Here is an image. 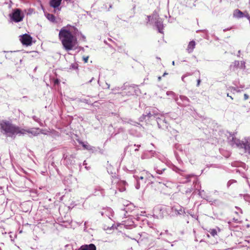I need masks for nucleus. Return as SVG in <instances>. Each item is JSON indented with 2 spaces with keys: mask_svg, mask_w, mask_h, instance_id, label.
<instances>
[{
  "mask_svg": "<svg viewBox=\"0 0 250 250\" xmlns=\"http://www.w3.org/2000/svg\"><path fill=\"white\" fill-rule=\"evenodd\" d=\"M59 39L64 49L67 51L73 50L77 45V40L67 27L62 28L59 32Z\"/></svg>",
  "mask_w": 250,
  "mask_h": 250,
  "instance_id": "obj_1",
  "label": "nucleus"
},
{
  "mask_svg": "<svg viewBox=\"0 0 250 250\" xmlns=\"http://www.w3.org/2000/svg\"><path fill=\"white\" fill-rule=\"evenodd\" d=\"M0 132L6 137L15 138L18 134L23 133L24 130L17 126L8 121H2L0 122Z\"/></svg>",
  "mask_w": 250,
  "mask_h": 250,
  "instance_id": "obj_2",
  "label": "nucleus"
},
{
  "mask_svg": "<svg viewBox=\"0 0 250 250\" xmlns=\"http://www.w3.org/2000/svg\"><path fill=\"white\" fill-rule=\"evenodd\" d=\"M230 144L232 146L244 148L245 152L250 154V137H247L243 141H240L236 138L232 137L230 141Z\"/></svg>",
  "mask_w": 250,
  "mask_h": 250,
  "instance_id": "obj_3",
  "label": "nucleus"
},
{
  "mask_svg": "<svg viewBox=\"0 0 250 250\" xmlns=\"http://www.w3.org/2000/svg\"><path fill=\"white\" fill-rule=\"evenodd\" d=\"M24 16V13L19 8L13 9L12 13L9 14L10 20L16 23L22 21Z\"/></svg>",
  "mask_w": 250,
  "mask_h": 250,
  "instance_id": "obj_4",
  "label": "nucleus"
},
{
  "mask_svg": "<svg viewBox=\"0 0 250 250\" xmlns=\"http://www.w3.org/2000/svg\"><path fill=\"white\" fill-rule=\"evenodd\" d=\"M159 116L160 114L157 108L155 107H148L145 109V113L141 118V121H142L146 117L148 118L154 117L157 119Z\"/></svg>",
  "mask_w": 250,
  "mask_h": 250,
  "instance_id": "obj_5",
  "label": "nucleus"
},
{
  "mask_svg": "<svg viewBox=\"0 0 250 250\" xmlns=\"http://www.w3.org/2000/svg\"><path fill=\"white\" fill-rule=\"evenodd\" d=\"M171 210L176 215H184L186 213L185 209L182 206L179 205L174 206L172 207L171 208Z\"/></svg>",
  "mask_w": 250,
  "mask_h": 250,
  "instance_id": "obj_6",
  "label": "nucleus"
},
{
  "mask_svg": "<svg viewBox=\"0 0 250 250\" xmlns=\"http://www.w3.org/2000/svg\"><path fill=\"white\" fill-rule=\"evenodd\" d=\"M21 130H24V132L23 133H20V135H24L26 133H28L31 134L33 136H37L41 131L39 128H32L27 130L21 128Z\"/></svg>",
  "mask_w": 250,
  "mask_h": 250,
  "instance_id": "obj_7",
  "label": "nucleus"
},
{
  "mask_svg": "<svg viewBox=\"0 0 250 250\" xmlns=\"http://www.w3.org/2000/svg\"><path fill=\"white\" fill-rule=\"evenodd\" d=\"M21 41L23 44L29 45L31 44L32 38L26 34L21 36Z\"/></svg>",
  "mask_w": 250,
  "mask_h": 250,
  "instance_id": "obj_8",
  "label": "nucleus"
},
{
  "mask_svg": "<svg viewBox=\"0 0 250 250\" xmlns=\"http://www.w3.org/2000/svg\"><path fill=\"white\" fill-rule=\"evenodd\" d=\"M157 122L159 128L163 129H168V124L165 119H161L159 116L157 118Z\"/></svg>",
  "mask_w": 250,
  "mask_h": 250,
  "instance_id": "obj_9",
  "label": "nucleus"
},
{
  "mask_svg": "<svg viewBox=\"0 0 250 250\" xmlns=\"http://www.w3.org/2000/svg\"><path fill=\"white\" fill-rule=\"evenodd\" d=\"M63 158L65 161V163L67 165H73L75 163V158H76L75 154H71L69 156L63 155Z\"/></svg>",
  "mask_w": 250,
  "mask_h": 250,
  "instance_id": "obj_10",
  "label": "nucleus"
},
{
  "mask_svg": "<svg viewBox=\"0 0 250 250\" xmlns=\"http://www.w3.org/2000/svg\"><path fill=\"white\" fill-rule=\"evenodd\" d=\"M164 166L165 164L162 162L159 161L156 166L154 167V169L158 174H161L162 173L163 171L166 169Z\"/></svg>",
  "mask_w": 250,
  "mask_h": 250,
  "instance_id": "obj_11",
  "label": "nucleus"
},
{
  "mask_svg": "<svg viewBox=\"0 0 250 250\" xmlns=\"http://www.w3.org/2000/svg\"><path fill=\"white\" fill-rule=\"evenodd\" d=\"M79 250H96V247L93 244L82 246Z\"/></svg>",
  "mask_w": 250,
  "mask_h": 250,
  "instance_id": "obj_12",
  "label": "nucleus"
},
{
  "mask_svg": "<svg viewBox=\"0 0 250 250\" xmlns=\"http://www.w3.org/2000/svg\"><path fill=\"white\" fill-rule=\"evenodd\" d=\"M155 25L157 27L159 32L163 33V22L161 19H158L155 21Z\"/></svg>",
  "mask_w": 250,
  "mask_h": 250,
  "instance_id": "obj_13",
  "label": "nucleus"
},
{
  "mask_svg": "<svg viewBox=\"0 0 250 250\" xmlns=\"http://www.w3.org/2000/svg\"><path fill=\"white\" fill-rule=\"evenodd\" d=\"M150 177H153L152 175H151V174H148L147 177H145L143 176H141L139 177L138 176H134V177L135 178V179H136L137 181L141 182V184H143V183H145L146 182V179L148 178H149Z\"/></svg>",
  "mask_w": 250,
  "mask_h": 250,
  "instance_id": "obj_14",
  "label": "nucleus"
},
{
  "mask_svg": "<svg viewBox=\"0 0 250 250\" xmlns=\"http://www.w3.org/2000/svg\"><path fill=\"white\" fill-rule=\"evenodd\" d=\"M62 0H51L50 1V5L54 8L59 7L61 3Z\"/></svg>",
  "mask_w": 250,
  "mask_h": 250,
  "instance_id": "obj_15",
  "label": "nucleus"
},
{
  "mask_svg": "<svg viewBox=\"0 0 250 250\" xmlns=\"http://www.w3.org/2000/svg\"><path fill=\"white\" fill-rule=\"evenodd\" d=\"M195 42L193 41H191L189 42L188 47L187 48V50L189 53L192 52L194 48H195Z\"/></svg>",
  "mask_w": 250,
  "mask_h": 250,
  "instance_id": "obj_16",
  "label": "nucleus"
},
{
  "mask_svg": "<svg viewBox=\"0 0 250 250\" xmlns=\"http://www.w3.org/2000/svg\"><path fill=\"white\" fill-rule=\"evenodd\" d=\"M244 16V13L238 9H236L234 11L233 16L237 18H243Z\"/></svg>",
  "mask_w": 250,
  "mask_h": 250,
  "instance_id": "obj_17",
  "label": "nucleus"
},
{
  "mask_svg": "<svg viewBox=\"0 0 250 250\" xmlns=\"http://www.w3.org/2000/svg\"><path fill=\"white\" fill-rule=\"evenodd\" d=\"M180 99L183 102V105H186L188 104V103L189 102V100L188 97L185 96L181 95L180 96Z\"/></svg>",
  "mask_w": 250,
  "mask_h": 250,
  "instance_id": "obj_18",
  "label": "nucleus"
},
{
  "mask_svg": "<svg viewBox=\"0 0 250 250\" xmlns=\"http://www.w3.org/2000/svg\"><path fill=\"white\" fill-rule=\"evenodd\" d=\"M81 144L87 150H92L94 148V147L89 145L87 143H84L83 142H81Z\"/></svg>",
  "mask_w": 250,
  "mask_h": 250,
  "instance_id": "obj_19",
  "label": "nucleus"
},
{
  "mask_svg": "<svg viewBox=\"0 0 250 250\" xmlns=\"http://www.w3.org/2000/svg\"><path fill=\"white\" fill-rule=\"evenodd\" d=\"M47 19L50 21L54 22L55 21V17L51 14H48L46 15Z\"/></svg>",
  "mask_w": 250,
  "mask_h": 250,
  "instance_id": "obj_20",
  "label": "nucleus"
},
{
  "mask_svg": "<svg viewBox=\"0 0 250 250\" xmlns=\"http://www.w3.org/2000/svg\"><path fill=\"white\" fill-rule=\"evenodd\" d=\"M192 75V73H186L185 74L183 75L182 77V81L184 82H185V78L186 77L191 76Z\"/></svg>",
  "mask_w": 250,
  "mask_h": 250,
  "instance_id": "obj_21",
  "label": "nucleus"
},
{
  "mask_svg": "<svg viewBox=\"0 0 250 250\" xmlns=\"http://www.w3.org/2000/svg\"><path fill=\"white\" fill-rule=\"evenodd\" d=\"M167 96H171L172 97L174 98L176 101H177L176 99L175 98V93L172 91H167Z\"/></svg>",
  "mask_w": 250,
  "mask_h": 250,
  "instance_id": "obj_22",
  "label": "nucleus"
},
{
  "mask_svg": "<svg viewBox=\"0 0 250 250\" xmlns=\"http://www.w3.org/2000/svg\"><path fill=\"white\" fill-rule=\"evenodd\" d=\"M209 232H210V234L213 236H214L215 235H217V231L215 229H211V230L209 231Z\"/></svg>",
  "mask_w": 250,
  "mask_h": 250,
  "instance_id": "obj_23",
  "label": "nucleus"
},
{
  "mask_svg": "<svg viewBox=\"0 0 250 250\" xmlns=\"http://www.w3.org/2000/svg\"><path fill=\"white\" fill-rule=\"evenodd\" d=\"M193 176L194 175L192 174H189V175H186V178L187 180L184 182L187 183V182H189L190 181L189 178L191 177H193Z\"/></svg>",
  "mask_w": 250,
  "mask_h": 250,
  "instance_id": "obj_24",
  "label": "nucleus"
},
{
  "mask_svg": "<svg viewBox=\"0 0 250 250\" xmlns=\"http://www.w3.org/2000/svg\"><path fill=\"white\" fill-rule=\"evenodd\" d=\"M141 184V183L140 181H137V183L135 185V188L136 189H138L140 188V185Z\"/></svg>",
  "mask_w": 250,
  "mask_h": 250,
  "instance_id": "obj_25",
  "label": "nucleus"
},
{
  "mask_svg": "<svg viewBox=\"0 0 250 250\" xmlns=\"http://www.w3.org/2000/svg\"><path fill=\"white\" fill-rule=\"evenodd\" d=\"M240 67L241 68H243V69H245V62H244V61H241V62Z\"/></svg>",
  "mask_w": 250,
  "mask_h": 250,
  "instance_id": "obj_26",
  "label": "nucleus"
},
{
  "mask_svg": "<svg viewBox=\"0 0 250 250\" xmlns=\"http://www.w3.org/2000/svg\"><path fill=\"white\" fill-rule=\"evenodd\" d=\"M70 67L72 69H75L77 68V64H72L70 66Z\"/></svg>",
  "mask_w": 250,
  "mask_h": 250,
  "instance_id": "obj_27",
  "label": "nucleus"
},
{
  "mask_svg": "<svg viewBox=\"0 0 250 250\" xmlns=\"http://www.w3.org/2000/svg\"><path fill=\"white\" fill-rule=\"evenodd\" d=\"M197 86H199L200 84V83H201V80L200 78H199L198 80H197Z\"/></svg>",
  "mask_w": 250,
  "mask_h": 250,
  "instance_id": "obj_28",
  "label": "nucleus"
},
{
  "mask_svg": "<svg viewBox=\"0 0 250 250\" xmlns=\"http://www.w3.org/2000/svg\"><path fill=\"white\" fill-rule=\"evenodd\" d=\"M244 100H247L249 98V96L247 94H245L244 95Z\"/></svg>",
  "mask_w": 250,
  "mask_h": 250,
  "instance_id": "obj_29",
  "label": "nucleus"
},
{
  "mask_svg": "<svg viewBox=\"0 0 250 250\" xmlns=\"http://www.w3.org/2000/svg\"><path fill=\"white\" fill-rule=\"evenodd\" d=\"M88 60V57H84L83 58V60L85 62H87V61Z\"/></svg>",
  "mask_w": 250,
  "mask_h": 250,
  "instance_id": "obj_30",
  "label": "nucleus"
},
{
  "mask_svg": "<svg viewBox=\"0 0 250 250\" xmlns=\"http://www.w3.org/2000/svg\"><path fill=\"white\" fill-rule=\"evenodd\" d=\"M204 190H202V191H199V194L200 196H202L203 195V193H204Z\"/></svg>",
  "mask_w": 250,
  "mask_h": 250,
  "instance_id": "obj_31",
  "label": "nucleus"
},
{
  "mask_svg": "<svg viewBox=\"0 0 250 250\" xmlns=\"http://www.w3.org/2000/svg\"><path fill=\"white\" fill-rule=\"evenodd\" d=\"M146 213L145 211H141V213L140 214V215L141 216H145V214Z\"/></svg>",
  "mask_w": 250,
  "mask_h": 250,
  "instance_id": "obj_32",
  "label": "nucleus"
},
{
  "mask_svg": "<svg viewBox=\"0 0 250 250\" xmlns=\"http://www.w3.org/2000/svg\"><path fill=\"white\" fill-rule=\"evenodd\" d=\"M204 199H206L207 201H208V202H212V200H209V198H208V197H207L206 198H204Z\"/></svg>",
  "mask_w": 250,
  "mask_h": 250,
  "instance_id": "obj_33",
  "label": "nucleus"
},
{
  "mask_svg": "<svg viewBox=\"0 0 250 250\" xmlns=\"http://www.w3.org/2000/svg\"><path fill=\"white\" fill-rule=\"evenodd\" d=\"M106 84L107 85V88L109 89L110 88V84L107 83H106Z\"/></svg>",
  "mask_w": 250,
  "mask_h": 250,
  "instance_id": "obj_34",
  "label": "nucleus"
},
{
  "mask_svg": "<svg viewBox=\"0 0 250 250\" xmlns=\"http://www.w3.org/2000/svg\"><path fill=\"white\" fill-rule=\"evenodd\" d=\"M93 80H94V78L93 77V78H92V79H91L89 81V82H88V83H91V82H92V81Z\"/></svg>",
  "mask_w": 250,
  "mask_h": 250,
  "instance_id": "obj_35",
  "label": "nucleus"
},
{
  "mask_svg": "<svg viewBox=\"0 0 250 250\" xmlns=\"http://www.w3.org/2000/svg\"><path fill=\"white\" fill-rule=\"evenodd\" d=\"M227 96L230 97L232 100L233 99V98L231 96H229V93L227 94Z\"/></svg>",
  "mask_w": 250,
  "mask_h": 250,
  "instance_id": "obj_36",
  "label": "nucleus"
},
{
  "mask_svg": "<svg viewBox=\"0 0 250 250\" xmlns=\"http://www.w3.org/2000/svg\"><path fill=\"white\" fill-rule=\"evenodd\" d=\"M231 29V28L224 29V32H225V31H226L227 30H229V29Z\"/></svg>",
  "mask_w": 250,
  "mask_h": 250,
  "instance_id": "obj_37",
  "label": "nucleus"
},
{
  "mask_svg": "<svg viewBox=\"0 0 250 250\" xmlns=\"http://www.w3.org/2000/svg\"><path fill=\"white\" fill-rule=\"evenodd\" d=\"M33 119H34L35 121H37V118H36L35 116H34V117H33Z\"/></svg>",
  "mask_w": 250,
  "mask_h": 250,
  "instance_id": "obj_38",
  "label": "nucleus"
},
{
  "mask_svg": "<svg viewBox=\"0 0 250 250\" xmlns=\"http://www.w3.org/2000/svg\"><path fill=\"white\" fill-rule=\"evenodd\" d=\"M168 74L166 72L164 73L163 76H165L166 75H167Z\"/></svg>",
  "mask_w": 250,
  "mask_h": 250,
  "instance_id": "obj_39",
  "label": "nucleus"
},
{
  "mask_svg": "<svg viewBox=\"0 0 250 250\" xmlns=\"http://www.w3.org/2000/svg\"><path fill=\"white\" fill-rule=\"evenodd\" d=\"M232 89L234 91H236V89H235V88H234V87H232Z\"/></svg>",
  "mask_w": 250,
  "mask_h": 250,
  "instance_id": "obj_40",
  "label": "nucleus"
},
{
  "mask_svg": "<svg viewBox=\"0 0 250 250\" xmlns=\"http://www.w3.org/2000/svg\"><path fill=\"white\" fill-rule=\"evenodd\" d=\"M158 79V80L160 81L161 80V77H159Z\"/></svg>",
  "mask_w": 250,
  "mask_h": 250,
  "instance_id": "obj_41",
  "label": "nucleus"
},
{
  "mask_svg": "<svg viewBox=\"0 0 250 250\" xmlns=\"http://www.w3.org/2000/svg\"><path fill=\"white\" fill-rule=\"evenodd\" d=\"M174 63H175L174 61H173V62H172V65H174Z\"/></svg>",
  "mask_w": 250,
  "mask_h": 250,
  "instance_id": "obj_42",
  "label": "nucleus"
},
{
  "mask_svg": "<svg viewBox=\"0 0 250 250\" xmlns=\"http://www.w3.org/2000/svg\"><path fill=\"white\" fill-rule=\"evenodd\" d=\"M86 165L85 161H84V162H83V165Z\"/></svg>",
  "mask_w": 250,
  "mask_h": 250,
  "instance_id": "obj_43",
  "label": "nucleus"
},
{
  "mask_svg": "<svg viewBox=\"0 0 250 250\" xmlns=\"http://www.w3.org/2000/svg\"><path fill=\"white\" fill-rule=\"evenodd\" d=\"M239 62H235V64H236V63L239 64Z\"/></svg>",
  "mask_w": 250,
  "mask_h": 250,
  "instance_id": "obj_44",
  "label": "nucleus"
},
{
  "mask_svg": "<svg viewBox=\"0 0 250 250\" xmlns=\"http://www.w3.org/2000/svg\"><path fill=\"white\" fill-rule=\"evenodd\" d=\"M249 17H250V16H249V15L247 16V18H248V19H249Z\"/></svg>",
  "mask_w": 250,
  "mask_h": 250,
  "instance_id": "obj_45",
  "label": "nucleus"
},
{
  "mask_svg": "<svg viewBox=\"0 0 250 250\" xmlns=\"http://www.w3.org/2000/svg\"><path fill=\"white\" fill-rule=\"evenodd\" d=\"M137 146L138 147H139L140 146V145H137Z\"/></svg>",
  "mask_w": 250,
  "mask_h": 250,
  "instance_id": "obj_46",
  "label": "nucleus"
},
{
  "mask_svg": "<svg viewBox=\"0 0 250 250\" xmlns=\"http://www.w3.org/2000/svg\"><path fill=\"white\" fill-rule=\"evenodd\" d=\"M138 148H136L135 149V151H138Z\"/></svg>",
  "mask_w": 250,
  "mask_h": 250,
  "instance_id": "obj_47",
  "label": "nucleus"
},
{
  "mask_svg": "<svg viewBox=\"0 0 250 250\" xmlns=\"http://www.w3.org/2000/svg\"><path fill=\"white\" fill-rule=\"evenodd\" d=\"M238 53H239H239H240V50H239V51H238Z\"/></svg>",
  "mask_w": 250,
  "mask_h": 250,
  "instance_id": "obj_48",
  "label": "nucleus"
},
{
  "mask_svg": "<svg viewBox=\"0 0 250 250\" xmlns=\"http://www.w3.org/2000/svg\"><path fill=\"white\" fill-rule=\"evenodd\" d=\"M157 59H160V58H158V57H157Z\"/></svg>",
  "mask_w": 250,
  "mask_h": 250,
  "instance_id": "obj_49",
  "label": "nucleus"
}]
</instances>
